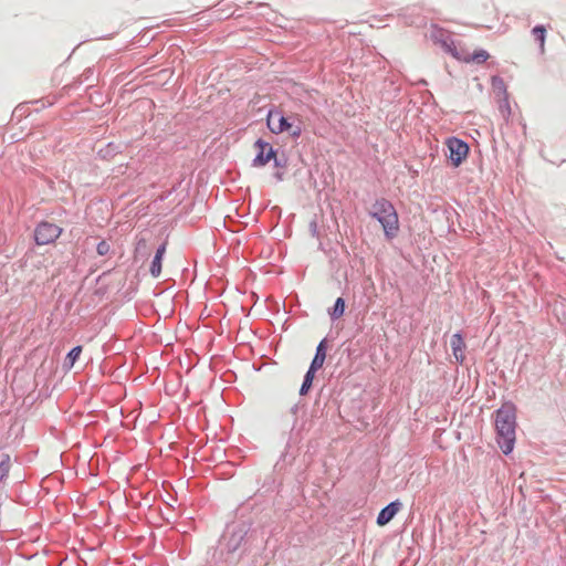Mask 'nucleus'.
Instances as JSON below:
<instances>
[{
  "instance_id": "ddd939ff",
  "label": "nucleus",
  "mask_w": 566,
  "mask_h": 566,
  "mask_svg": "<svg viewBox=\"0 0 566 566\" xmlns=\"http://www.w3.org/2000/svg\"><path fill=\"white\" fill-rule=\"evenodd\" d=\"M315 371L316 370H312L311 368L307 370L302 387L300 389L301 395H306L308 392L310 388L312 387Z\"/></svg>"
},
{
  "instance_id": "f03ea898",
  "label": "nucleus",
  "mask_w": 566,
  "mask_h": 566,
  "mask_svg": "<svg viewBox=\"0 0 566 566\" xmlns=\"http://www.w3.org/2000/svg\"><path fill=\"white\" fill-rule=\"evenodd\" d=\"M370 216L379 221L388 239H392L399 231L398 213L394 205L387 199H378L373 205Z\"/></svg>"
},
{
  "instance_id": "6e6552de",
  "label": "nucleus",
  "mask_w": 566,
  "mask_h": 566,
  "mask_svg": "<svg viewBox=\"0 0 566 566\" xmlns=\"http://www.w3.org/2000/svg\"><path fill=\"white\" fill-rule=\"evenodd\" d=\"M449 51L455 59L463 61L465 63L475 62L478 64H481L484 63L490 57V54L482 49L474 51V53L472 54L465 53L463 55H460L455 50H451L450 48Z\"/></svg>"
},
{
  "instance_id": "20e7f679",
  "label": "nucleus",
  "mask_w": 566,
  "mask_h": 566,
  "mask_svg": "<svg viewBox=\"0 0 566 566\" xmlns=\"http://www.w3.org/2000/svg\"><path fill=\"white\" fill-rule=\"evenodd\" d=\"M62 233V228L51 222H41L34 231L35 242L39 245L54 242Z\"/></svg>"
},
{
  "instance_id": "423d86ee",
  "label": "nucleus",
  "mask_w": 566,
  "mask_h": 566,
  "mask_svg": "<svg viewBox=\"0 0 566 566\" xmlns=\"http://www.w3.org/2000/svg\"><path fill=\"white\" fill-rule=\"evenodd\" d=\"M254 149L256 150V156L255 158L253 159V166L255 167H263L265 166L271 159H275L276 160V154H275V150L273 149V147L262 140V139H258L254 144Z\"/></svg>"
},
{
  "instance_id": "f8f14e48",
  "label": "nucleus",
  "mask_w": 566,
  "mask_h": 566,
  "mask_svg": "<svg viewBox=\"0 0 566 566\" xmlns=\"http://www.w3.org/2000/svg\"><path fill=\"white\" fill-rule=\"evenodd\" d=\"M532 34L534 35L535 40L539 44V51L542 54L545 53V40H546V29L543 25H537L533 28Z\"/></svg>"
},
{
  "instance_id": "a211bd4d",
  "label": "nucleus",
  "mask_w": 566,
  "mask_h": 566,
  "mask_svg": "<svg viewBox=\"0 0 566 566\" xmlns=\"http://www.w3.org/2000/svg\"><path fill=\"white\" fill-rule=\"evenodd\" d=\"M145 247L146 245V242L144 240H140L137 244V248H136V251H139L140 247Z\"/></svg>"
},
{
  "instance_id": "f3484780",
  "label": "nucleus",
  "mask_w": 566,
  "mask_h": 566,
  "mask_svg": "<svg viewBox=\"0 0 566 566\" xmlns=\"http://www.w3.org/2000/svg\"><path fill=\"white\" fill-rule=\"evenodd\" d=\"M9 472V461H1L0 462V480L6 476Z\"/></svg>"
},
{
  "instance_id": "0eeeda50",
  "label": "nucleus",
  "mask_w": 566,
  "mask_h": 566,
  "mask_svg": "<svg viewBox=\"0 0 566 566\" xmlns=\"http://www.w3.org/2000/svg\"><path fill=\"white\" fill-rule=\"evenodd\" d=\"M401 507V503L399 501H395V502H391L390 504H388L386 507H384L378 516H377V524L379 526H384L386 524H388L394 517L395 515L399 512Z\"/></svg>"
},
{
  "instance_id": "2eb2a0df",
  "label": "nucleus",
  "mask_w": 566,
  "mask_h": 566,
  "mask_svg": "<svg viewBox=\"0 0 566 566\" xmlns=\"http://www.w3.org/2000/svg\"><path fill=\"white\" fill-rule=\"evenodd\" d=\"M82 353V346H76L74 347L66 356V359L69 360L70 363V366H73L74 363L77 360V358L80 357Z\"/></svg>"
},
{
  "instance_id": "dca6fc26",
  "label": "nucleus",
  "mask_w": 566,
  "mask_h": 566,
  "mask_svg": "<svg viewBox=\"0 0 566 566\" xmlns=\"http://www.w3.org/2000/svg\"><path fill=\"white\" fill-rule=\"evenodd\" d=\"M96 251L98 255H106L111 251V244L103 240L97 244Z\"/></svg>"
},
{
  "instance_id": "1a4fd4ad",
  "label": "nucleus",
  "mask_w": 566,
  "mask_h": 566,
  "mask_svg": "<svg viewBox=\"0 0 566 566\" xmlns=\"http://www.w3.org/2000/svg\"><path fill=\"white\" fill-rule=\"evenodd\" d=\"M450 346H451L452 354H453L457 363L462 364L465 359V355H464L465 343H464L461 334L457 333V334L452 335V337L450 339Z\"/></svg>"
},
{
  "instance_id": "7ed1b4c3",
  "label": "nucleus",
  "mask_w": 566,
  "mask_h": 566,
  "mask_svg": "<svg viewBox=\"0 0 566 566\" xmlns=\"http://www.w3.org/2000/svg\"><path fill=\"white\" fill-rule=\"evenodd\" d=\"M266 123L269 129L274 134L290 132L293 137H300L302 134L300 126H295L293 123L289 122V119L277 111L269 112Z\"/></svg>"
},
{
  "instance_id": "4468645a",
  "label": "nucleus",
  "mask_w": 566,
  "mask_h": 566,
  "mask_svg": "<svg viewBox=\"0 0 566 566\" xmlns=\"http://www.w3.org/2000/svg\"><path fill=\"white\" fill-rule=\"evenodd\" d=\"M345 312V301L342 297H338L334 304L333 311L331 312V316L333 318H339L344 315Z\"/></svg>"
},
{
  "instance_id": "9d476101",
  "label": "nucleus",
  "mask_w": 566,
  "mask_h": 566,
  "mask_svg": "<svg viewBox=\"0 0 566 566\" xmlns=\"http://www.w3.org/2000/svg\"><path fill=\"white\" fill-rule=\"evenodd\" d=\"M165 253H166V244L164 243L157 249L154 260L150 264L149 271L154 277H158L161 273V262H163V258H164Z\"/></svg>"
},
{
  "instance_id": "9b49d317",
  "label": "nucleus",
  "mask_w": 566,
  "mask_h": 566,
  "mask_svg": "<svg viewBox=\"0 0 566 566\" xmlns=\"http://www.w3.org/2000/svg\"><path fill=\"white\" fill-rule=\"evenodd\" d=\"M325 359H326V340L323 339L316 348V354L314 356V359L312 360L310 368L312 370H317V369L322 368Z\"/></svg>"
},
{
  "instance_id": "f257e3e1",
  "label": "nucleus",
  "mask_w": 566,
  "mask_h": 566,
  "mask_svg": "<svg viewBox=\"0 0 566 566\" xmlns=\"http://www.w3.org/2000/svg\"><path fill=\"white\" fill-rule=\"evenodd\" d=\"M516 409L512 403H504L495 413L497 443L505 454L512 452L515 443Z\"/></svg>"
},
{
  "instance_id": "39448f33",
  "label": "nucleus",
  "mask_w": 566,
  "mask_h": 566,
  "mask_svg": "<svg viewBox=\"0 0 566 566\" xmlns=\"http://www.w3.org/2000/svg\"><path fill=\"white\" fill-rule=\"evenodd\" d=\"M447 147L449 149V158L454 167H458L468 157L469 146L463 140L451 137L447 140Z\"/></svg>"
}]
</instances>
